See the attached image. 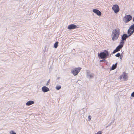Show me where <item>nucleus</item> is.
<instances>
[{
  "instance_id": "obj_11",
  "label": "nucleus",
  "mask_w": 134,
  "mask_h": 134,
  "mask_svg": "<svg viewBox=\"0 0 134 134\" xmlns=\"http://www.w3.org/2000/svg\"><path fill=\"white\" fill-rule=\"evenodd\" d=\"M134 32V31H133L129 28L127 31V35L128 36L130 37Z\"/></svg>"
},
{
  "instance_id": "obj_2",
  "label": "nucleus",
  "mask_w": 134,
  "mask_h": 134,
  "mask_svg": "<svg viewBox=\"0 0 134 134\" xmlns=\"http://www.w3.org/2000/svg\"><path fill=\"white\" fill-rule=\"evenodd\" d=\"M109 55V53L108 51L105 50L104 52H101L99 54L98 56L101 59H105L108 57Z\"/></svg>"
},
{
  "instance_id": "obj_7",
  "label": "nucleus",
  "mask_w": 134,
  "mask_h": 134,
  "mask_svg": "<svg viewBox=\"0 0 134 134\" xmlns=\"http://www.w3.org/2000/svg\"><path fill=\"white\" fill-rule=\"evenodd\" d=\"M87 77L89 79H91L93 78L94 76L93 74L89 70H87L86 71Z\"/></svg>"
},
{
  "instance_id": "obj_26",
  "label": "nucleus",
  "mask_w": 134,
  "mask_h": 134,
  "mask_svg": "<svg viewBox=\"0 0 134 134\" xmlns=\"http://www.w3.org/2000/svg\"><path fill=\"white\" fill-rule=\"evenodd\" d=\"M105 60H104V59H103V60H100V62H105Z\"/></svg>"
},
{
  "instance_id": "obj_1",
  "label": "nucleus",
  "mask_w": 134,
  "mask_h": 134,
  "mask_svg": "<svg viewBox=\"0 0 134 134\" xmlns=\"http://www.w3.org/2000/svg\"><path fill=\"white\" fill-rule=\"evenodd\" d=\"M120 34V30L117 28L113 30L112 32L111 37L113 41L117 40L119 37Z\"/></svg>"
},
{
  "instance_id": "obj_17",
  "label": "nucleus",
  "mask_w": 134,
  "mask_h": 134,
  "mask_svg": "<svg viewBox=\"0 0 134 134\" xmlns=\"http://www.w3.org/2000/svg\"><path fill=\"white\" fill-rule=\"evenodd\" d=\"M61 88V86L60 85H57L56 86V87H55V88L57 90H60Z\"/></svg>"
},
{
  "instance_id": "obj_20",
  "label": "nucleus",
  "mask_w": 134,
  "mask_h": 134,
  "mask_svg": "<svg viewBox=\"0 0 134 134\" xmlns=\"http://www.w3.org/2000/svg\"><path fill=\"white\" fill-rule=\"evenodd\" d=\"M124 41L125 40L122 39L120 41V44H122L123 45V44H124Z\"/></svg>"
},
{
  "instance_id": "obj_24",
  "label": "nucleus",
  "mask_w": 134,
  "mask_h": 134,
  "mask_svg": "<svg viewBox=\"0 0 134 134\" xmlns=\"http://www.w3.org/2000/svg\"><path fill=\"white\" fill-rule=\"evenodd\" d=\"M131 96L132 97H134V92H132L131 94Z\"/></svg>"
},
{
  "instance_id": "obj_5",
  "label": "nucleus",
  "mask_w": 134,
  "mask_h": 134,
  "mask_svg": "<svg viewBox=\"0 0 134 134\" xmlns=\"http://www.w3.org/2000/svg\"><path fill=\"white\" fill-rule=\"evenodd\" d=\"M128 76L127 75L125 72H124L123 74L121 75L119 77V79L124 81H127L128 79Z\"/></svg>"
},
{
  "instance_id": "obj_28",
  "label": "nucleus",
  "mask_w": 134,
  "mask_h": 134,
  "mask_svg": "<svg viewBox=\"0 0 134 134\" xmlns=\"http://www.w3.org/2000/svg\"><path fill=\"white\" fill-rule=\"evenodd\" d=\"M120 58L121 59L122 58V57H120Z\"/></svg>"
},
{
  "instance_id": "obj_19",
  "label": "nucleus",
  "mask_w": 134,
  "mask_h": 134,
  "mask_svg": "<svg viewBox=\"0 0 134 134\" xmlns=\"http://www.w3.org/2000/svg\"><path fill=\"white\" fill-rule=\"evenodd\" d=\"M9 134H16V133L13 130H11L9 132Z\"/></svg>"
},
{
  "instance_id": "obj_13",
  "label": "nucleus",
  "mask_w": 134,
  "mask_h": 134,
  "mask_svg": "<svg viewBox=\"0 0 134 134\" xmlns=\"http://www.w3.org/2000/svg\"><path fill=\"white\" fill-rule=\"evenodd\" d=\"M129 37L128 35L126 34H124L121 37L122 39L124 40H126V38Z\"/></svg>"
},
{
  "instance_id": "obj_18",
  "label": "nucleus",
  "mask_w": 134,
  "mask_h": 134,
  "mask_svg": "<svg viewBox=\"0 0 134 134\" xmlns=\"http://www.w3.org/2000/svg\"><path fill=\"white\" fill-rule=\"evenodd\" d=\"M129 28L130 29H131L134 31V24L130 26Z\"/></svg>"
},
{
  "instance_id": "obj_4",
  "label": "nucleus",
  "mask_w": 134,
  "mask_h": 134,
  "mask_svg": "<svg viewBox=\"0 0 134 134\" xmlns=\"http://www.w3.org/2000/svg\"><path fill=\"white\" fill-rule=\"evenodd\" d=\"M132 19V16L130 15H125L124 18L123 20L124 22L126 23L130 21Z\"/></svg>"
},
{
  "instance_id": "obj_8",
  "label": "nucleus",
  "mask_w": 134,
  "mask_h": 134,
  "mask_svg": "<svg viewBox=\"0 0 134 134\" xmlns=\"http://www.w3.org/2000/svg\"><path fill=\"white\" fill-rule=\"evenodd\" d=\"M92 12L98 16H100L102 15V13L99 10L96 9H94L92 10Z\"/></svg>"
},
{
  "instance_id": "obj_23",
  "label": "nucleus",
  "mask_w": 134,
  "mask_h": 134,
  "mask_svg": "<svg viewBox=\"0 0 134 134\" xmlns=\"http://www.w3.org/2000/svg\"><path fill=\"white\" fill-rule=\"evenodd\" d=\"M91 116L89 115L88 116V120L89 121L91 120Z\"/></svg>"
},
{
  "instance_id": "obj_14",
  "label": "nucleus",
  "mask_w": 134,
  "mask_h": 134,
  "mask_svg": "<svg viewBox=\"0 0 134 134\" xmlns=\"http://www.w3.org/2000/svg\"><path fill=\"white\" fill-rule=\"evenodd\" d=\"M123 46L122 44H120L116 47V49L118 51H119L122 48Z\"/></svg>"
},
{
  "instance_id": "obj_16",
  "label": "nucleus",
  "mask_w": 134,
  "mask_h": 134,
  "mask_svg": "<svg viewBox=\"0 0 134 134\" xmlns=\"http://www.w3.org/2000/svg\"><path fill=\"white\" fill-rule=\"evenodd\" d=\"M59 42H56L54 44V47L56 48L58 46Z\"/></svg>"
},
{
  "instance_id": "obj_3",
  "label": "nucleus",
  "mask_w": 134,
  "mask_h": 134,
  "mask_svg": "<svg viewBox=\"0 0 134 134\" xmlns=\"http://www.w3.org/2000/svg\"><path fill=\"white\" fill-rule=\"evenodd\" d=\"M81 68H76L72 69L71 70V72L74 76L77 75L81 70Z\"/></svg>"
},
{
  "instance_id": "obj_22",
  "label": "nucleus",
  "mask_w": 134,
  "mask_h": 134,
  "mask_svg": "<svg viewBox=\"0 0 134 134\" xmlns=\"http://www.w3.org/2000/svg\"><path fill=\"white\" fill-rule=\"evenodd\" d=\"M120 55V54L119 53H118L117 54H116L115 55V56L116 57H119Z\"/></svg>"
},
{
  "instance_id": "obj_27",
  "label": "nucleus",
  "mask_w": 134,
  "mask_h": 134,
  "mask_svg": "<svg viewBox=\"0 0 134 134\" xmlns=\"http://www.w3.org/2000/svg\"><path fill=\"white\" fill-rule=\"evenodd\" d=\"M49 81H50V80H48V83H47V84H46V85H47H47H48V83H49Z\"/></svg>"
},
{
  "instance_id": "obj_25",
  "label": "nucleus",
  "mask_w": 134,
  "mask_h": 134,
  "mask_svg": "<svg viewBox=\"0 0 134 134\" xmlns=\"http://www.w3.org/2000/svg\"><path fill=\"white\" fill-rule=\"evenodd\" d=\"M118 52L116 50V49H115V50L113 52V53L114 54V53H115V52Z\"/></svg>"
},
{
  "instance_id": "obj_10",
  "label": "nucleus",
  "mask_w": 134,
  "mask_h": 134,
  "mask_svg": "<svg viewBox=\"0 0 134 134\" xmlns=\"http://www.w3.org/2000/svg\"><path fill=\"white\" fill-rule=\"evenodd\" d=\"M42 91L44 93L47 92L49 91V88L46 86L43 87L42 88Z\"/></svg>"
},
{
  "instance_id": "obj_15",
  "label": "nucleus",
  "mask_w": 134,
  "mask_h": 134,
  "mask_svg": "<svg viewBox=\"0 0 134 134\" xmlns=\"http://www.w3.org/2000/svg\"><path fill=\"white\" fill-rule=\"evenodd\" d=\"M117 66V63H116L115 64H113L112 66L111 69L114 70L116 68Z\"/></svg>"
},
{
  "instance_id": "obj_9",
  "label": "nucleus",
  "mask_w": 134,
  "mask_h": 134,
  "mask_svg": "<svg viewBox=\"0 0 134 134\" xmlns=\"http://www.w3.org/2000/svg\"><path fill=\"white\" fill-rule=\"evenodd\" d=\"M77 27L76 25L74 24H71L69 25L67 27V29L69 30H71L76 29Z\"/></svg>"
},
{
  "instance_id": "obj_12",
  "label": "nucleus",
  "mask_w": 134,
  "mask_h": 134,
  "mask_svg": "<svg viewBox=\"0 0 134 134\" xmlns=\"http://www.w3.org/2000/svg\"><path fill=\"white\" fill-rule=\"evenodd\" d=\"M34 102L33 101L30 100L27 101L26 103V104L27 106H29L34 104Z\"/></svg>"
},
{
  "instance_id": "obj_6",
  "label": "nucleus",
  "mask_w": 134,
  "mask_h": 134,
  "mask_svg": "<svg viewBox=\"0 0 134 134\" xmlns=\"http://www.w3.org/2000/svg\"><path fill=\"white\" fill-rule=\"evenodd\" d=\"M112 8L114 12L115 13L118 12L120 10L119 6L117 4L113 5Z\"/></svg>"
},
{
  "instance_id": "obj_21",
  "label": "nucleus",
  "mask_w": 134,
  "mask_h": 134,
  "mask_svg": "<svg viewBox=\"0 0 134 134\" xmlns=\"http://www.w3.org/2000/svg\"><path fill=\"white\" fill-rule=\"evenodd\" d=\"M102 132L101 131H98V132H97L96 133H95V134H102Z\"/></svg>"
}]
</instances>
